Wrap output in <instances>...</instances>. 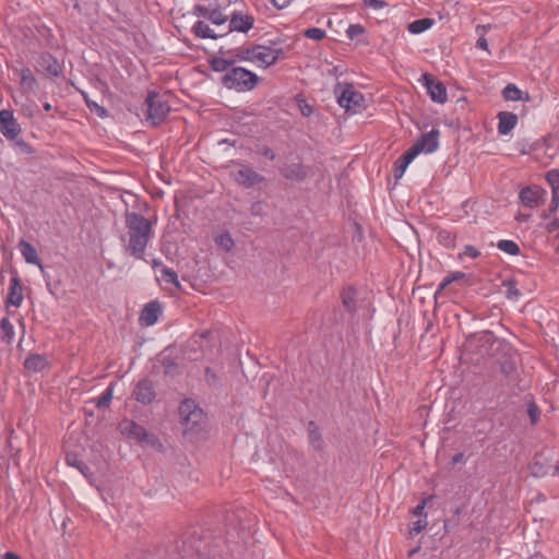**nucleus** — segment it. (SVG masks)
I'll use <instances>...</instances> for the list:
<instances>
[{
  "label": "nucleus",
  "mask_w": 559,
  "mask_h": 559,
  "mask_svg": "<svg viewBox=\"0 0 559 559\" xmlns=\"http://www.w3.org/2000/svg\"><path fill=\"white\" fill-rule=\"evenodd\" d=\"M126 251L138 260L144 258L148 242L154 236L153 223L135 212L126 213Z\"/></svg>",
  "instance_id": "f257e3e1"
},
{
  "label": "nucleus",
  "mask_w": 559,
  "mask_h": 559,
  "mask_svg": "<svg viewBox=\"0 0 559 559\" xmlns=\"http://www.w3.org/2000/svg\"><path fill=\"white\" fill-rule=\"evenodd\" d=\"M283 55V49L276 44L252 45L250 47H240L236 49L238 61H247L260 68L273 66Z\"/></svg>",
  "instance_id": "f03ea898"
},
{
  "label": "nucleus",
  "mask_w": 559,
  "mask_h": 559,
  "mask_svg": "<svg viewBox=\"0 0 559 559\" xmlns=\"http://www.w3.org/2000/svg\"><path fill=\"white\" fill-rule=\"evenodd\" d=\"M259 82V76L242 67H233L229 71L221 76V83L228 90L238 93L252 91Z\"/></svg>",
  "instance_id": "7ed1b4c3"
},
{
  "label": "nucleus",
  "mask_w": 559,
  "mask_h": 559,
  "mask_svg": "<svg viewBox=\"0 0 559 559\" xmlns=\"http://www.w3.org/2000/svg\"><path fill=\"white\" fill-rule=\"evenodd\" d=\"M180 424L183 432H198L205 423L203 411L192 400H186L179 406Z\"/></svg>",
  "instance_id": "20e7f679"
},
{
  "label": "nucleus",
  "mask_w": 559,
  "mask_h": 559,
  "mask_svg": "<svg viewBox=\"0 0 559 559\" xmlns=\"http://www.w3.org/2000/svg\"><path fill=\"white\" fill-rule=\"evenodd\" d=\"M335 94L337 96L338 105L348 110L357 112L364 107L365 97L364 95L355 90L352 84L338 83L335 86Z\"/></svg>",
  "instance_id": "39448f33"
},
{
  "label": "nucleus",
  "mask_w": 559,
  "mask_h": 559,
  "mask_svg": "<svg viewBox=\"0 0 559 559\" xmlns=\"http://www.w3.org/2000/svg\"><path fill=\"white\" fill-rule=\"evenodd\" d=\"M145 104L147 106L146 119L153 126L162 123L170 111L168 102L164 98V96H160L155 92L148 93L145 99Z\"/></svg>",
  "instance_id": "423d86ee"
},
{
  "label": "nucleus",
  "mask_w": 559,
  "mask_h": 559,
  "mask_svg": "<svg viewBox=\"0 0 559 559\" xmlns=\"http://www.w3.org/2000/svg\"><path fill=\"white\" fill-rule=\"evenodd\" d=\"M238 169L231 173L233 179L245 188H251L254 185L261 183L264 177L258 174L253 168L245 163L237 162Z\"/></svg>",
  "instance_id": "0eeeda50"
},
{
  "label": "nucleus",
  "mask_w": 559,
  "mask_h": 559,
  "mask_svg": "<svg viewBox=\"0 0 559 559\" xmlns=\"http://www.w3.org/2000/svg\"><path fill=\"white\" fill-rule=\"evenodd\" d=\"M0 132L8 140H14L21 133V127L14 118L13 111L0 110Z\"/></svg>",
  "instance_id": "6e6552de"
},
{
  "label": "nucleus",
  "mask_w": 559,
  "mask_h": 559,
  "mask_svg": "<svg viewBox=\"0 0 559 559\" xmlns=\"http://www.w3.org/2000/svg\"><path fill=\"white\" fill-rule=\"evenodd\" d=\"M423 79L430 99L438 104H444L448 100V92L443 83L433 80L428 73H425Z\"/></svg>",
  "instance_id": "1a4fd4ad"
},
{
  "label": "nucleus",
  "mask_w": 559,
  "mask_h": 559,
  "mask_svg": "<svg viewBox=\"0 0 559 559\" xmlns=\"http://www.w3.org/2000/svg\"><path fill=\"white\" fill-rule=\"evenodd\" d=\"M546 194H547V192L545 189H543L538 186H531V187L523 188L520 191L519 197H520L521 203L524 206L534 209L543 202Z\"/></svg>",
  "instance_id": "9d476101"
},
{
  "label": "nucleus",
  "mask_w": 559,
  "mask_h": 559,
  "mask_svg": "<svg viewBox=\"0 0 559 559\" xmlns=\"http://www.w3.org/2000/svg\"><path fill=\"white\" fill-rule=\"evenodd\" d=\"M229 21V32L248 33L254 25V17L241 11L234 12Z\"/></svg>",
  "instance_id": "9b49d317"
},
{
  "label": "nucleus",
  "mask_w": 559,
  "mask_h": 559,
  "mask_svg": "<svg viewBox=\"0 0 559 559\" xmlns=\"http://www.w3.org/2000/svg\"><path fill=\"white\" fill-rule=\"evenodd\" d=\"M193 14L202 17L205 22L209 21L214 25H223L228 21V16L225 15L218 9H211L202 4H197L193 9Z\"/></svg>",
  "instance_id": "f8f14e48"
},
{
  "label": "nucleus",
  "mask_w": 559,
  "mask_h": 559,
  "mask_svg": "<svg viewBox=\"0 0 559 559\" xmlns=\"http://www.w3.org/2000/svg\"><path fill=\"white\" fill-rule=\"evenodd\" d=\"M439 130L432 129L423 134L413 145L417 147L418 152L430 154L439 147Z\"/></svg>",
  "instance_id": "ddd939ff"
},
{
  "label": "nucleus",
  "mask_w": 559,
  "mask_h": 559,
  "mask_svg": "<svg viewBox=\"0 0 559 559\" xmlns=\"http://www.w3.org/2000/svg\"><path fill=\"white\" fill-rule=\"evenodd\" d=\"M155 391L148 379L139 381L134 390V397L141 404H150L155 399Z\"/></svg>",
  "instance_id": "4468645a"
},
{
  "label": "nucleus",
  "mask_w": 559,
  "mask_h": 559,
  "mask_svg": "<svg viewBox=\"0 0 559 559\" xmlns=\"http://www.w3.org/2000/svg\"><path fill=\"white\" fill-rule=\"evenodd\" d=\"M160 313V304L158 301H151L143 308L140 316V322L144 326H152L157 322Z\"/></svg>",
  "instance_id": "2eb2a0df"
},
{
  "label": "nucleus",
  "mask_w": 559,
  "mask_h": 559,
  "mask_svg": "<svg viewBox=\"0 0 559 559\" xmlns=\"http://www.w3.org/2000/svg\"><path fill=\"white\" fill-rule=\"evenodd\" d=\"M518 123V116L509 111L498 114V133L500 135L509 134Z\"/></svg>",
  "instance_id": "dca6fc26"
},
{
  "label": "nucleus",
  "mask_w": 559,
  "mask_h": 559,
  "mask_svg": "<svg viewBox=\"0 0 559 559\" xmlns=\"http://www.w3.org/2000/svg\"><path fill=\"white\" fill-rule=\"evenodd\" d=\"M23 301V289L20 284V280L17 276H13L10 281V288L7 302L14 306L20 307Z\"/></svg>",
  "instance_id": "f3484780"
},
{
  "label": "nucleus",
  "mask_w": 559,
  "mask_h": 559,
  "mask_svg": "<svg viewBox=\"0 0 559 559\" xmlns=\"http://www.w3.org/2000/svg\"><path fill=\"white\" fill-rule=\"evenodd\" d=\"M120 429L124 436L135 439L136 441H140V439L145 436L146 430L143 426L133 420H123L120 424Z\"/></svg>",
  "instance_id": "a211bd4d"
},
{
  "label": "nucleus",
  "mask_w": 559,
  "mask_h": 559,
  "mask_svg": "<svg viewBox=\"0 0 559 559\" xmlns=\"http://www.w3.org/2000/svg\"><path fill=\"white\" fill-rule=\"evenodd\" d=\"M19 249L22 257L27 263L38 265L40 269H43L37 251L33 245L25 240H21L19 243Z\"/></svg>",
  "instance_id": "6ab92c4d"
},
{
  "label": "nucleus",
  "mask_w": 559,
  "mask_h": 559,
  "mask_svg": "<svg viewBox=\"0 0 559 559\" xmlns=\"http://www.w3.org/2000/svg\"><path fill=\"white\" fill-rule=\"evenodd\" d=\"M192 34L202 39H216L218 35L210 27V25L204 20L197 21L191 27Z\"/></svg>",
  "instance_id": "aec40b11"
},
{
  "label": "nucleus",
  "mask_w": 559,
  "mask_h": 559,
  "mask_svg": "<svg viewBox=\"0 0 559 559\" xmlns=\"http://www.w3.org/2000/svg\"><path fill=\"white\" fill-rule=\"evenodd\" d=\"M282 174L289 180L300 181L307 176L304 166L299 163L287 165L283 168Z\"/></svg>",
  "instance_id": "412c9836"
},
{
  "label": "nucleus",
  "mask_w": 559,
  "mask_h": 559,
  "mask_svg": "<svg viewBox=\"0 0 559 559\" xmlns=\"http://www.w3.org/2000/svg\"><path fill=\"white\" fill-rule=\"evenodd\" d=\"M47 365H48L47 358L44 355H39V354L29 355L24 361V367L27 370L34 371V372H39V371L44 370L47 367Z\"/></svg>",
  "instance_id": "4be33fe9"
},
{
  "label": "nucleus",
  "mask_w": 559,
  "mask_h": 559,
  "mask_svg": "<svg viewBox=\"0 0 559 559\" xmlns=\"http://www.w3.org/2000/svg\"><path fill=\"white\" fill-rule=\"evenodd\" d=\"M238 61L237 57L233 59H226L221 57H213L210 60V67L214 72H219L225 74L227 71H229L236 62Z\"/></svg>",
  "instance_id": "5701e85b"
},
{
  "label": "nucleus",
  "mask_w": 559,
  "mask_h": 559,
  "mask_svg": "<svg viewBox=\"0 0 559 559\" xmlns=\"http://www.w3.org/2000/svg\"><path fill=\"white\" fill-rule=\"evenodd\" d=\"M435 24V21L429 17L415 20L407 25V31L411 34L418 35L429 29Z\"/></svg>",
  "instance_id": "b1692460"
},
{
  "label": "nucleus",
  "mask_w": 559,
  "mask_h": 559,
  "mask_svg": "<svg viewBox=\"0 0 559 559\" xmlns=\"http://www.w3.org/2000/svg\"><path fill=\"white\" fill-rule=\"evenodd\" d=\"M20 81L21 87L24 92H34L37 86L35 76L27 68L21 70Z\"/></svg>",
  "instance_id": "393cba45"
},
{
  "label": "nucleus",
  "mask_w": 559,
  "mask_h": 559,
  "mask_svg": "<svg viewBox=\"0 0 559 559\" xmlns=\"http://www.w3.org/2000/svg\"><path fill=\"white\" fill-rule=\"evenodd\" d=\"M1 340L4 343L11 344L14 340V326L8 317H4L0 321Z\"/></svg>",
  "instance_id": "a878e982"
},
{
  "label": "nucleus",
  "mask_w": 559,
  "mask_h": 559,
  "mask_svg": "<svg viewBox=\"0 0 559 559\" xmlns=\"http://www.w3.org/2000/svg\"><path fill=\"white\" fill-rule=\"evenodd\" d=\"M490 28V25H477L476 34L478 35V39L476 41V47L478 49L485 50L488 55H491V51L488 47V41L485 37L487 31Z\"/></svg>",
  "instance_id": "bb28decb"
},
{
  "label": "nucleus",
  "mask_w": 559,
  "mask_h": 559,
  "mask_svg": "<svg viewBox=\"0 0 559 559\" xmlns=\"http://www.w3.org/2000/svg\"><path fill=\"white\" fill-rule=\"evenodd\" d=\"M497 248L509 255H518L521 251L519 245L509 239L499 240Z\"/></svg>",
  "instance_id": "cd10ccee"
},
{
  "label": "nucleus",
  "mask_w": 559,
  "mask_h": 559,
  "mask_svg": "<svg viewBox=\"0 0 559 559\" xmlns=\"http://www.w3.org/2000/svg\"><path fill=\"white\" fill-rule=\"evenodd\" d=\"M356 292L354 288L348 287L342 292V302L347 311L355 310Z\"/></svg>",
  "instance_id": "c85d7f7f"
},
{
  "label": "nucleus",
  "mask_w": 559,
  "mask_h": 559,
  "mask_svg": "<svg viewBox=\"0 0 559 559\" xmlns=\"http://www.w3.org/2000/svg\"><path fill=\"white\" fill-rule=\"evenodd\" d=\"M158 280L167 284H173L176 287L179 286L177 273L167 266H162Z\"/></svg>",
  "instance_id": "c756f323"
},
{
  "label": "nucleus",
  "mask_w": 559,
  "mask_h": 559,
  "mask_svg": "<svg viewBox=\"0 0 559 559\" xmlns=\"http://www.w3.org/2000/svg\"><path fill=\"white\" fill-rule=\"evenodd\" d=\"M502 96L506 100L516 102L522 97V92L514 84H508L503 91Z\"/></svg>",
  "instance_id": "7c9ffc66"
},
{
  "label": "nucleus",
  "mask_w": 559,
  "mask_h": 559,
  "mask_svg": "<svg viewBox=\"0 0 559 559\" xmlns=\"http://www.w3.org/2000/svg\"><path fill=\"white\" fill-rule=\"evenodd\" d=\"M215 242L217 243V246H219L223 250L227 252L230 251L235 246L234 239L231 238L229 233H222L218 236H216Z\"/></svg>",
  "instance_id": "2f4dec72"
},
{
  "label": "nucleus",
  "mask_w": 559,
  "mask_h": 559,
  "mask_svg": "<svg viewBox=\"0 0 559 559\" xmlns=\"http://www.w3.org/2000/svg\"><path fill=\"white\" fill-rule=\"evenodd\" d=\"M550 469L551 466H545L537 460H534V462L530 465L531 474L535 477H544L550 474Z\"/></svg>",
  "instance_id": "473e14b6"
},
{
  "label": "nucleus",
  "mask_w": 559,
  "mask_h": 559,
  "mask_svg": "<svg viewBox=\"0 0 559 559\" xmlns=\"http://www.w3.org/2000/svg\"><path fill=\"white\" fill-rule=\"evenodd\" d=\"M546 180L551 187V193L559 195V169H551L546 174Z\"/></svg>",
  "instance_id": "72a5a7b5"
},
{
  "label": "nucleus",
  "mask_w": 559,
  "mask_h": 559,
  "mask_svg": "<svg viewBox=\"0 0 559 559\" xmlns=\"http://www.w3.org/2000/svg\"><path fill=\"white\" fill-rule=\"evenodd\" d=\"M84 99H85V104L86 106L88 107V109L94 112L95 115H97L98 117L100 118H105L108 116V111L106 110L105 107L100 106L98 103L90 99L88 97L84 96Z\"/></svg>",
  "instance_id": "f704fd0d"
},
{
  "label": "nucleus",
  "mask_w": 559,
  "mask_h": 559,
  "mask_svg": "<svg viewBox=\"0 0 559 559\" xmlns=\"http://www.w3.org/2000/svg\"><path fill=\"white\" fill-rule=\"evenodd\" d=\"M465 277V273L461 272V271H455V272H452L450 274H448L442 281L441 283L439 284V288L438 290H442L444 289L448 285H450L451 283L453 282H456L459 280H462Z\"/></svg>",
  "instance_id": "c9c22d12"
},
{
  "label": "nucleus",
  "mask_w": 559,
  "mask_h": 559,
  "mask_svg": "<svg viewBox=\"0 0 559 559\" xmlns=\"http://www.w3.org/2000/svg\"><path fill=\"white\" fill-rule=\"evenodd\" d=\"M438 241L444 247L451 248L454 246L455 237L449 230H440L437 235Z\"/></svg>",
  "instance_id": "e433bc0d"
},
{
  "label": "nucleus",
  "mask_w": 559,
  "mask_h": 559,
  "mask_svg": "<svg viewBox=\"0 0 559 559\" xmlns=\"http://www.w3.org/2000/svg\"><path fill=\"white\" fill-rule=\"evenodd\" d=\"M139 442L158 450L163 447L158 438L147 430H145V436L142 437Z\"/></svg>",
  "instance_id": "4c0bfd02"
},
{
  "label": "nucleus",
  "mask_w": 559,
  "mask_h": 559,
  "mask_svg": "<svg viewBox=\"0 0 559 559\" xmlns=\"http://www.w3.org/2000/svg\"><path fill=\"white\" fill-rule=\"evenodd\" d=\"M503 286L506 287V297L510 300H518L521 296L520 290L518 289L514 282L509 281L504 282Z\"/></svg>",
  "instance_id": "58836bf2"
},
{
  "label": "nucleus",
  "mask_w": 559,
  "mask_h": 559,
  "mask_svg": "<svg viewBox=\"0 0 559 559\" xmlns=\"http://www.w3.org/2000/svg\"><path fill=\"white\" fill-rule=\"evenodd\" d=\"M44 61H47L46 70L53 76H58L61 73V67L59 62L55 59H52L50 56L47 58H43Z\"/></svg>",
  "instance_id": "ea45409f"
},
{
  "label": "nucleus",
  "mask_w": 559,
  "mask_h": 559,
  "mask_svg": "<svg viewBox=\"0 0 559 559\" xmlns=\"http://www.w3.org/2000/svg\"><path fill=\"white\" fill-rule=\"evenodd\" d=\"M480 255V251L472 246V245H466L462 252L459 253V259L460 260H463L465 257H469L472 259H477L478 257Z\"/></svg>",
  "instance_id": "a19ab883"
},
{
  "label": "nucleus",
  "mask_w": 559,
  "mask_h": 559,
  "mask_svg": "<svg viewBox=\"0 0 559 559\" xmlns=\"http://www.w3.org/2000/svg\"><path fill=\"white\" fill-rule=\"evenodd\" d=\"M428 525L427 515H424L421 519L417 520L413 523L412 527L409 528L411 535H417L421 533Z\"/></svg>",
  "instance_id": "79ce46f5"
},
{
  "label": "nucleus",
  "mask_w": 559,
  "mask_h": 559,
  "mask_svg": "<svg viewBox=\"0 0 559 559\" xmlns=\"http://www.w3.org/2000/svg\"><path fill=\"white\" fill-rule=\"evenodd\" d=\"M305 36L312 40H321L325 36V32L319 27H310L305 31Z\"/></svg>",
  "instance_id": "37998d69"
},
{
  "label": "nucleus",
  "mask_w": 559,
  "mask_h": 559,
  "mask_svg": "<svg viewBox=\"0 0 559 559\" xmlns=\"http://www.w3.org/2000/svg\"><path fill=\"white\" fill-rule=\"evenodd\" d=\"M409 164H407L404 159H402L401 157L395 162L394 164V177L396 179H401L405 173V170L407 169Z\"/></svg>",
  "instance_id": "c03bdc74"
},
{
  "label": "nucleus",
  "mask_w": 559,
  "mask_h": 559,
  "mask_svg": "<svg viewBox=\"0 0 559 559\" xmlns=\"http://www.w3.org/2000/svg\"><path fill=\"white\" fill-rule=\"evenodd\" d=\"M365 28L360 24H350L346 29V35L349 39H355L364 34Z\"/></svg>",
  "instance_id": "a18cd8bd"
},
{
  "label": "nucleus",
  "mask_w": 559,
  "mask_h": 559,
  "mask_svg": "<svg viewBox=\"0 0 559 559\" xmlns=\"http://www.w3.org/2000/svg\"><path fill=\"white\" fill-rule=\"evenodd\" d=\"M420 153L418 152L417 147L412 145L402 156L401 158L404 159L407 164H411Z\"/></svg>",
  "instance_id": "49530a36"
},
{
  "label": "nucleus",
  "mask_w": 559,
  "mask_h": 559,
  "mask_svg": "<svg viewBox=\"0 0 559 559\" xmlns=\"http://www.w3.org/2000/svg\"><path fill=\"white\" fill-rule=\"evenodd\" d=\"M114 389L109 385L98 401V406L108 405L112 399Z\"/></svg>",
  "instance_id": "de8ad7c7"
},
{
  "label": "nucleus",
  "mask_w": 559,
  "mask_h": 559,
  "mask_svg": "<svg viewBox=\"0 0 559 559\" xmlns=\"http://www.w3.org/2000/svg\"><path fill=\"white\" fill-rule=\"evenodd\" d=\"M430 498H426V499H423L413 510H412V513L416 516H420V519L426 515L424 513V510L427 506V502Z\"/></svg>",
  "instance_id": "09e8293b"
},
{
  "label": "nucleus",
  "mask_w": 559,
  "mask_h": 559,
  "mask_svg": "<svg viewBox=\"0 0 559 559\" xmlns=\"http://www.w3.org/2000/svg\"><path fill=\"white\" fill-rule=\"evenodd\" d=\"M527 413L532 424H536L539 416V411L535 404H530L527 408Z\"/></svg>",
  "instance_id": "8fccbe9b"
},
{
  "label": "nucleus",
  "mask_w": 559,
  "mask_h": 559,
  "mask_svg": "<svg viewBox=\"0 0 559 559\" xmlns=\"http://www.w3.org/2000/svg\"><path fill=\"white\" fill-rule=\"evenodd\" d=\"M551 194H552V198H551V204L549 206V211L556 212L559 207V194H557V193H551Z\"/></svg>",
  "instance_id": "3c124183"
},
{
  "label": "nucleus",
  "mask_w": 559,
  "mask_h": 559,
  "mask_svg": "<svg viewBox=\"0 0 559 559\" xmlns=\"http://www.w3.org/2000/svg\"><path fill=\"white\" fill-rule=\"evenodd\" d=\"M67 461L69 464L76 466L82 473H84V468L88 469V467L85 466L82 462H76V460L72 461L70 456L67 457Z\"/></svg>",
  "instance_id": "603ef678"
},
{
  "label": "nucleus",
  "mask_w": 559,
  "mask_h": 559,
  "mask_svg": "<svg viewBox=\"0 0 559 559\" xmlns=\"http://www.w3.org/2000/svg\"><path fill=\"white\" fill-rule=\"evenodd\" d=\"M205 377H206V381L210 383H214L217 380L216 374L213 372V370L211 368H206Z\"/></svg>",
  "instance_id": "864d4df0"
},
{
  "label": "nucleus",
  "mask_w": 559,
  "mask_h": 559,
  "mask_svg": "<svg viewBox=\"0 0 559 559\" xmlns=\"http://www.w3.org/2000/svg\"><path fill=\"white\" fill-rule=\"evenodd\" d=\"M366 4H368L373 10H380L384 8L386 2H366Z\"/></svg>",
  "instance_id": "5fc2aeb1"
},
{
  "label": "nucleus",
  "mask_w": 559,
  "mask_h": 559,
  "mask_svg": "<svg viewBox=\"0 0 559 559\" xmlns=\"http://www.w3.org/2000/svg\"><path fill=\"white\" fill-rule=\"evenodd\" d=\"M2 559H21V557L12 551H8L3 555Z\"/></svg>",
  "instance_id": "6e6d98bb"
},
{
  "label": "nucleus",
  "mask_w": 559,
  "mask_h": 559,
  "mask_svg": "<svg viewBox=\"0 0 559 559\" xmlns=\"http://www.w3.org/2000/svg\"><path fill=\"white\" fill-rule=\"evenodd\" d=\"M262 154L270 159L275 158V154L273 153V151L271 148L263 150Z\"/></svg>",
  "instance_id": "4d7b16f0"
},
{
  "label": "nucleus",
  "mask_w": 559,
  "mask_h": 559,
  "mask_svg": "<svg viewBox=\"0 0 559 559\" xmlns=\"http://www.w3.org/2000/svg\"><path fill=\"white\" fill-rule=\"evenodd\" d=\"M272 3L274 4V7L277 10H283V9L287 8V5L289 4V2H277V1H274Z\"/></svg>",
  "instance_id": "13d9d810"
},
{
  "label": "nucleus",
  "mask_w": 559,
  "mask_h": 559,
  "mask_svg": "<svg viewBox=\"0 0 559 559\" xmlns=\"http://www.w3.org/2000/svg\"><path fill=\"white\" fill-rule=\"evenodd\" d=\"M463 459V453H456L453 457H452V463L453 464H457L459 462H461Z\"/></svg>",
  "instance_id": "bf43d9fd"
},
{
  "label": "nucleus",
  "mask_w": 559,
  "mask_h": 559,
  "mask_svg": "<svg viewBox=\"0 0 559 559\" xmlns=\"http://www.w3.org/2000/svg\"><path fill=\"white\" fill-rule=\"evenodd\" d=\"M559 227V223L557 221H554L547 226L548 231H554L556 228Z\"/></svg>",
  "instance_id": "052dcab7"
},
{
  "label": "nucleus",
  "mask_w": 559,
  "mask_h": 559,
  "mask_svg": "<svg viewBox=\"0 0 559 559\" xmlns=\"http://www.w3.org/2000/svg\"><path fill=\"white\" fill-rule=\"evenodd\" d=\"M162 266H164L162 262L156 261V260L153 261V267H159V270H160Z\"/></svg>",
  "instance_id": "680f3d73"
},
{
  "label": "nucleus",
  "mask_w": 559,
  "mask_h": 559,
  "mask_svg": "<svg viewBox=\"0 0 559 559\" xmlns=\"http://www.w3.org/2000/svg\"><path fill=\"white\" fill-rule=\"evenodd\" d=\"M528 559H545V557L540 554H535V555L531 556Z\"/></svg>",
  "instance_id": "e2e57ef3"
},
{
  "label": "nucleus",
  "mask_w": 559,
  "mask_h": 559,
  "mask_svg": "<svg viewBox=\"0 0 559 559\" xmlns=\"http://www.w3.org/2000/svg\"><path fill=\"white\" fill-rule=\"evenodd\" d=\"M552 469L554 472L551 473V475H559V465H556Z\"/></svg>",
  "instance_id": "0e129e2a"
},
{
  "label": "nucleus",
  "mask_w": 559,
  "mask_h": 559,
  "mask_svg": "<svg viewBox=\"0 0 559 559\" xmlns=\"http://www.w3.org/2000/svg\"><path fill=\"white\" fill-rule=\"evenodd\" d=\"M44 109L49 111L51 109V105L49 103L44 104Z\"/></svg>",
  "instance_id": "69168bd1"
},
{
  "label": "nucleus",
  "mask_w": 559,
  "mask_h": 559,
  "mask_svg": "<svg viewBox=\"0 0 559 559\" xmlns=\"http://www.w3.org/2000/svg\"><path fill=\"white\" fill-rule=\"evenodd\" d=\"M415 552H416V550H411L409 556H412Z\"/></svg>",
  "instance_id": "338daca9"
}]
</instances>
